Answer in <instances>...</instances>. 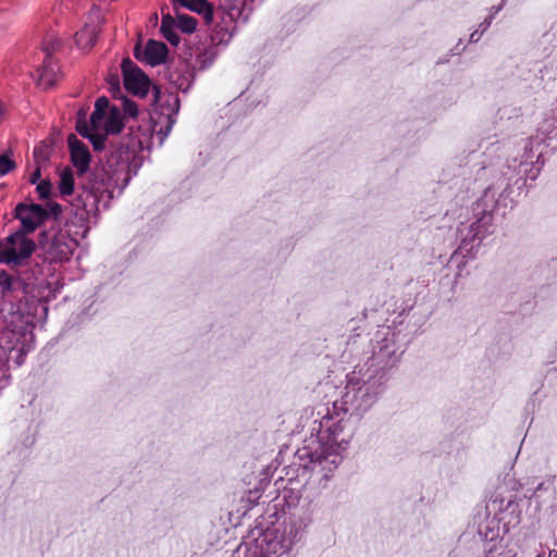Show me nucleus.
<instances>
[{
    "label": "nucleus",
    "mask_w": 557,
    "mask_h": 557,
    "mask_svg": "<svg viewBox=\"0 0 557 557\" xmlns=\"http://www.w3.org/2000/svg\"><path fill=\"white\" fill-rule=\"evenodd\" d=\"M14 166V162L7 154H0V175L8 174Z\"/></svg>",
    "instance_id": "20"
},
{
    "label": "nucleus",
    "mask_w": 557,
    "mask_h": 557,
    "mask_svg": "<svg viewBox=\"0 0 557 557\" xmlns=\"http://www.w3.org/2000/svg\"><path fill=\"white\" fill-rule=\"evenodd\" d=\"M90 124L91 129L78 127V132L81 135L89 138L96 150H101L104 148L107 136L109 134H119L124 127L121 108L113 104L107 113L100 115V120H91Z\"/></svg>",
    "instance_id": "4"
},
{
    "label": "nucleus",
    "mask_w": 557,
    "mask_h": 557,
    "mask_svg": "<svg viewBox=\"0 0 557 557\" xmlns=\"http://www.w3.org/2000/svg\"><path fill=\"white\" fill-rule=\"evenodd\" d=\"M344 420L324 417L318 436L311 444L299 450V459L304 467L312 471L323 472L325 479L343 460L342 453L346 450L351 433L346 431Z\"/></svg>",
    "instance_id": "1"
},
{
    "label": "nucleus",
    "mask_w": 557,
    "mask_h": 557,
    "mask_svg": "<svg viewBox=\"0 0 557 557\" xmlns=\"http://www.w3.org/2000/svg\"><path fill=\"white\" fill-rule=\"evenodd\" d=\"M122 73L127 91L139 98H145L150 87L148 76L129 59L123 60Z\"/></svg>",
    "instance_id": "6"
},
{
    "label": "nucleus",
    "mask_w": 557,
    "mask_h": 557,
    "mask_svg": "<svg viewBox=\"0 0 557 557\" xmlns=\"http://www.w3.org/2000/svg\"><path fill=\"white\" fill-rule=\"evenodd\" d=\"M389 352L384 354L383 348L375 352L371 358V364L358 367L349 376L346 386L345 404L350 403L355 409L366 411L369 409L377 394L381 392V386L384 382V373L381 368H377L382 362L386 366L388 361H384V357Z\"/></svg>",
    "instance_id": "2"
},
{
    "label": "nucleus",
    "mask_w": 557,
    "mask_h": 557,
    "mask_svg": "<svg viewBox=\"0 0 557 557\" xmlns=\"http://www.w3.org/2000/svg\"><path fill=\"white\" fill-rule=\"evenodd\" d=\"M478 39H479L478 32L472 33L471 36H470V40L471 41H476Z\"/></svg>",
    "instance_id": "26"
},
{
    "label": "nucleus",
    "mask_w": 557,
    "mask_h": 557,
    "mask_svg": "<svg viewBox=\"0 0 557 557\" xmlns=\"http://www.w3.org/2000/svg\"><path fill=\"white\" fill-rule=\"evenodd\" d=\"M548 557H557V550H555V549L549 550Z\"/></svg>",
    "instance_id": "27"
},
{
    "label": "nucleus",
    "mask_w": 557,
    "mask_h": 557,
    "mask_svg": "<svg viewBox=\"0 0 557 557\" xmlns=\"http://www.w3.org/2000/svg\"><path fill=\"white\" fill-rule=\"evenodd\" d=\"M160 32L163 37L173 46H177L180 44V35L176 32V24L172 16L165 15L162 17Z\"/></svg>",
    "instance_id": "14"
},
{
    "label": "nucleus",
    "mask_w": 557,
    "mask_h": 557,
    "mask_svg": "<svg viewBox=\"0 0 557 557\" xmlns=\"http://www.w3.org/2000/svg\"><path fill=\"white\" fill-rule=\"evenodd\" d=\"M47 253L51 261L62 262L70 259L73 248L63 236H55L48 245Z\"/></svg>",
    "instance_id": "11"
},
{
    "label": "nucleus",
    "mask_w": 557,
    "mask_h": 557,
    "mask_svg": "<svg viewBox=\"0 0 557 557\" xmlns=\"http://www.w3.org/2000/svg\"><path fill=\"white\" fill-rule=\"evenodd\" d=\"M215 55H199L198 60L202 63L203 66L210 65L214 60Z\"/></svg>",
    "instance_id": "22"
},
{
    "label": "nucleus",
    "mask_w": 557,
    "mask_h": 557,
    "mask_svg": "<svg viewBox=\"0 0 557 557\" xmlns=\"http://www.w3.org/2000/svg\"><path fill=\"white\" fill-rule=\"evenodd\" d=\"M120 101H121V104L119 107L121 108V112L123 111L126 115H128L131 117L137 116L138 108H137L136 102H134L127 98H124V97H122L120 99Z\"/></svg>",
    "instance_id": "19"
},
{
    "label": "nucleus",
    "mask_w": 557,
    "mask_h": 557,
    "mask_svg": "<svg viewBox=\"0 0 557 557\" xmlns=\"http://www.w3.org/2000/svg\"><path fill=\"white\" fill-rule=\"evenodd\" d=\"M25 354H26V352H25L23 349H21V350H20V356H18V359H17V364H22V362H23V356H24Z\"/></svg>",
    "instance_id": "25"
},
{
    "label": "nucleus",
    "mask_w": 557,
    "mask_h": 557,
    "mask_svg": "<svg viewBox=\"0 0 557 557\" xmlns=\"http://www.w3.org/2000/svg\"><path fill=\"white\" fill-rule=\"evenodd\" d=\"M7 113V107L5 104L0 100V121L5 116Z\"/></svg>",
    "instance_id": "24"
},
{
    "label": "nucleus",
    "mask_w": 557,
    "mask_h": 557,
    "mask_svg": "<svg viewBox=\"0 0 557 557\" xmlns=\"http://www.w3.org/2000/svg\"><path fill=\"white\" fill-rule=\"evenodd\" d=\"M111 198L112 191L109 187L102 181L99 183L95 180L90 186L84 189L78 196L77 201L79 203L77 206H81L87 214H90L99 210V203L101 200L107 202Z\"/></svg>",
    "instance_id": "7"
},
{
    "label": "nucleus",
    "mask_w": 557,
    "mask_h": 557,
    "mask_svg": "<svg viewBox=\"0 0 557 557\" xmlns=\"http://www.w3.org/2000/svg\"><path fill=\"white\" fill-rule=\"evenodd\" d=\"M59 190L62 197L71 196L74 191V175L69 168L60 172Z\"/></svg>",
    "instance_id": "15"
},
{
    "label": "nucleus",
    "mask_w": 557,
    "mask_h": 557,
    "mask_svg": "<svg viewBox=\"0 0 557 557\" xmlns=\"http://www.w3.org/2000/svg\"><path fill=\"white\" fill-rule=\"evenodd\" d=\"M294 541L295 536L281 539L276 530L258 531L257 536L252 532L238 547V553L243 552V557H278L290 549Z\"/></svg>",
    "instance_id": "3"
},
{
    "label": "nucleus",
    "mask_w": 557,
    "mask_h": 557,
    "mask_svg": "<svg viewBox=\"0 0 557 557\" xmlns=\"http://www.w3.org/2000/svg\"><path fill=\"white\" fill-rule=\"evenodd\" d=\"M174 4L178 3L180 5L183 7V3L186 1V0H172Z\"/></svg>",
    "instance_id": "28"
},
{
    "label": "nucleus",
    "mask_w": 557,
    "mask_h": 557,
    "mask_svg": "<svg viewBox=\"0 0 557 557\" xmlns=\"http://www.w3.org/2000/svg\"><path fill=\"white\" fill-rule=\"evenodd\" d=\"M60 75V67L51 58V52L48 51L41 66L38 69V84L44 88L52 87L59 81Z\"/></svg>",
    "instance_id": "10"
},
{
    "label": "nucleus",
    "mask_w": 557,
    "mask_h": 557,
    "mask_svg": "<svg viewBox=\"0 0 557 557\" xmlns=\"http://www.w3.org/2000/svg\"><path fill=\"white\" fill-rule=\"evenodd\" d=\"M178 21V27L182 29V32L190 34L194 33L197 26V21L195 17L186 15V14H180L177 15Z\"/></svg>",
    "instance_id": "18"
},
{
    "label": "nucleus",
    "mask_w": 557,
    "mask_h": 557,
    "mask_svg": "<svg viewBox=\"0 0 557 557\" xmlns=\"http://www.w3.org/2000/svg\"><path fill=\"white\" fill-rule=\"evenodd\" d=\"M15 218L21 222L20 231L29 234L46 220L47 211L40 205L18 203L15 208Z\"/></svg>",
    "instance_id": "8"
},
{
    "label": "nucleus",
    "mask_w": 557,
    "mask_h": 557,
    "mask_svg": "<svg viewBox=\"0 0 557 557\" xmlns=\"http://www.w3.org/2000/svg\"><path fill=\"white\" fill-rule=\"evenodd\" d=\"M99 33V24H86L82 29H79L75 34L76 45L81 49L91 48L96 44Z\"/></svg>",
    "instance_id": "13"
},
{
    "label": "nucleus",
    "mask_w": 557,
    "mask_h": 557,
    "mask_svg": "<svg viewBox=\"0 0 557 557\" xmlns=\"http://www.w3.org/2000/svg\"><path fill=\"white\" fill-rule=\"evenodd\" d=\"M39 178H40V169H39V168H37V169L35 170V172H33V173H32V175H30V177H29V182H30L32 184H36V183L39 181Z\"/></svg>",
    "instance_id": "23"
},
{
    "label": "nucleus",
    "mask_w": 557,
    "mask_h": 557,
    "mask_svg": "<svg viewBox=\"0 0 557 557\" xmlns=\"http://www.w3.org/2000/svg\"><path fill=\"white\" fill-rule=\"evenodd\" d=\"M67 144L72 163L77 169L78 174L82 175L86 173L90 163L88 147L73 134L69 136Z\"/></svg>",
    "instance_id": "9"
},
{
    "label": "nucleus",
    "mask_w": 557,
    "mask_h": 557,
    "mask_svg": "<svg viewBox=\"0 0 557 557\" xmlns=\"http://www.w3.org/2000/svg\"><path fill=\"white\" fill-rule=\"evenodd\" d=\"M183 7L198 14H211V7L207 0H186Z\"/></svg>",
    "instance_id": "16"
},
{
    "label": "nucleus",
    "mask_w": 557,
    "mask_h": 557,
    "mask_svg": "<svg viewBox=\"0 0 557 557\" xmlns=\"http://www.w3.org/2000/svg\"><path fill=\"white\" fill-rule=\"evenodd\" d=\"M36 189L40 199H48L51 193V183L49 181H41L37 184Z\"/></svg>",
    "instance_id": "21"
},
{
    "label": "nucleus",
    "mask_w": 557,
    "mask_h": 557,
    "mask_svg": "<svg viewBox=\"0 0 557 557\" xmlns=\"http://www.w3.org/2000/svg\"><path fill=\"white\" fill-rule=\"evenodd\" d=\"M168 47L165 44L156 40H149L144 51V60L151 66L163 63L168 57Z\"/></svg>",
    "instance_id": "12"
},
{
    "label": "nucleus",
    "mask_w": 557,
    "mask_h": 557,
    "mask_svg": "<svg viewBox=\"0 0 557 557\" xmlns=\"http://www.w3.org/2000/svg\"><path fill=\"white\" fill-rule=\"evenodd\" d=\"M111 108H112V106H110L108 98L100 97L96 101L95 110L91 113L90 121L91 120H95V121L100 120V115H103L104 113H107Z\"/></svg>",
    "instance_id": "17"
},
{
    "label": "nucleus",
    "mask_w": 557,
    "mask_h": 557,
    "mask_svg": "<svg viewBox=\"0 0 557 557\" xmlns=\"http://www.w3.org/2000/svg\"><path fill=\"white\" fill-rule=\"evenodd\" d=\"M35 250L34 240L25 232L16 231L4 242L0 240V263H18L32 256Z\"/></svg>",
    "instance_id": "5"
}]
</instances>
